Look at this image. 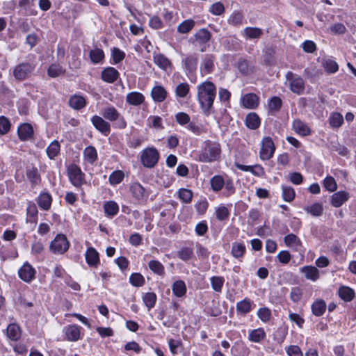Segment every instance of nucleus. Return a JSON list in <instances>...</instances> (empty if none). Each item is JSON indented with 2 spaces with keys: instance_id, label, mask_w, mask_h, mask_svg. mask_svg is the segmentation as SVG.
Segmentation results:
<instances>
[{
  "instance_id": "1",
  "label": "nucleus",
  "mask_w": 356,
  "mask_h": 356,
  "mask_svg": "<svg viewBox=\"0 0 356 356\" xmlns=\"http://www.w3.org/2000/svg\"><path fill=\"white\" fill-rule=\"evenodd\" d=\"M221 154L222 148L219 142L205 140L196 154L195 160L201 163H213L220 159Z\"/></svg>"
},
{
  "instance_id": "2",
  "label": "nucleus",
  "mask_w": 356,
  "mask_h": 356,
  "mask_svg": "<svg viewBox=\"0 0 356 356\" xmlns=\"http://www.w3.org/2000/svg\"><path fill=\"white\" fill-rule=\"evenodd\" d=\"M197 100L204 113H208L213 106L216 95V87L213 83L206 81L199 84Z\"/></svg>"
},
{
  "instance_id": "3",
  "label": "nucleus",
  "mask_w": 356,
  "mask_h": 356,
  "mask_svg": "<svg viewBox=\"0 0 356 356\" xmlns=\"http://www.w3.org/2000/svg\"><path fill=\"white\" fill-rule=\"evenodd\" d=\"M35 64L33 62H23L17 65L13 70V76L18 81L28 78L35 70Z\"/></svg>"
},
{
  "instance_id": "4",
  "label": "nucleus",
  "mask_w": 356,
  "mask_h": 356,
  "mask_svg": "<svg viewBox=\"0 0 356 356\" xmlns=\"http://www.w3.org/2000/svg\"><path fill=\"white\" fill-rule=\"evenodd\" d=\"M159 154L154 147L145 149L141 154L142 164L147 168H153L158 163Z\"/></svg>"
},
{
  "instance_id": "5",
  "label": "nucleus",
  "mask_w": 356,
  "mask_h": 356,
  "mask_svg": "<svg viewBox=\"0 0 356 356\" xmlns=\"http://www.w3.org/2000/svg\"><path fill=\"white\" fill-rule=\"evenodd\" d=\"M67 173L71 183L75 187H81L86 183L85 174L76 164H72L68 167Z\"/></svg>"
},
{
  "instance_id": "6",
  "label": "nucleus",
  "mask_w": 356,
  "mask_h": 356,
  "mask_svg": "<svg viewBox=\"0 0 356 356\" xmlns=\"http://www.w3.org/2000/svg\"><path fill=\"white\" fill-rule=\"evenodd\" d=\"M70 246V243L65 235L57 234L55 238L51 242L50 250L55 254H63Z\"/></svg>"
},
{
  "instance_id": "7",
  "label": "nucleus",
  "mask_w": 356,
  "mask_h": 356,
  "mask_svg": "<svg viewBox=\"0 0 356 356\" xmlns=\"http://www.w3.org/2000/svg\"><path fill=\"white\" fill-rule=\"evenodd\" d=\"M275 150V144L269 136L264 137L261 141L259 157L263 161H267L273 156Z\"/></svg>"
},
{
  "instance_id": "8",
  "label": "nucleus",
  "mask_w": 356,
  "mask_h": 356,
  "mask_svg": "<svg viewBox=\"0 0 356 356\" xmlns=\"http://www.w3.org/2000/svg\"><path fill=\"white\" fill-rule=\"evenodd\" d=\"M286 79L289 82L290 89L293 92L298 95L302 93L305 83L302 77L289 71L286 74Z\"/></svg>"
},
{
  "instance_id": "9",
  "label": "nucleus",
  "mask_w": 356,
  "mask_h": 356,
  "mask_svg": "<svg viewBox=\"0 0 356 356\" xmlns=\"http://www.w3.org/2000/svg\"><path fill=\"white\" fill-rule=\"evenodd\" d=\"M35 268L29 262H25L18 270L19 278L27 283L35 279Z\"/></svg>"
},
{
  "instance_id": "10",
  "label": "nucleus",
  "mask_w": 356,
  "mask_h": 356,
  "mask_svg": "<svg viewBox=\"0 0 356 356\" xmlns=\"http://www.w3.org/2000/svg\"><path fill=\"white\" fill-rule=\"evenodd\" d=\"M196 45L200 47L201 51H206V44L210 40L211 34L206 29H200L195 35Z\"/></svg>"
},
{
  "instance_id": "11",
  "label": "nucleus",
  "mask_w": 356,
  "mask_h": 356,
  "mask_svg": "<svg viewBox=\"0 0 356 356\" xmlns=\"http://www.w3.org/2000/svg\"><path fill=\"white\" fill-rule=\"evenodd\" d=\"M91 122L93 126L103 135L107 136L110 134V124L104 120L102 117L98 115L92 116L91 118Z\"/></svg>"
},
{
  "instance_id": "12",
  "label": "nucleus",
  "mask_w": 356,
  "mask_h": 356,
  "mask_svg": "<svg viewBox=\"0 0 356 356\" xmlns=\"http://www.w3.org/2000/svg\"><path fill=\"white\" fill-rule=\"evenodd\" d=\"M119 76V72L113 67L104 68L101 73L102 79L108 83H114L118 79Z\"/></svg>"
},
{
  "instance_id": "13",
  "label": "nucleus",
  "mask_w": 356,
  "mask_h": 356,
  "mask_svg": "<svg viewBox=\"0 0 356 356\" xmlns=\"http://www.w3.org/2000/svg\"><path fill=\"white\" fill-rule=\"evenodd\" d=\"M241 102L243 107L248 109H254L259 105V99L255 94L248 93L241 97Z\"/></svg>"
},
{
  "instance_id": "14",
  "label": "nucleus",
  "mask_w": 356,
  "mask_h": 356,
  "mask_svg": "<svg viewBox=\"0 0 356 356\" xmlns=\"http://www.w3.org/2000/svg\"><path fill=\"white\" fill-rule=\"evenodd\" d=\"M215 57L211 54H206L202 61L200 70L202 74L211 73L214 70Z\"/></svg>"
},
{
  "instance_id": "15",
  "label": "nucleus",
  "mask_w": 356,
  "mask_h": 356,
  "mask_svg": "<svg viewBox=\"0 0 356 356\" xmlns=\"http://www.w3.org/2000/svg\"><path fill=\"white\" fill-rule=\"evenodd\" d=\"M86 261L88 266L96 267L99 264V255L98 252L92 247L87 249L85 254Z\"/></svg>"
},
{
  "instance_id": "16",
  "label": "nucleus",
  "mask_w": 356,
  "mask_h": 356,
  "mask_svg": "<svg viewBox=\"0 0 356 356\" xmlns=\"http://www.w3.org/2000/svg\"><path fill=\"white\" fill-rule=\"evenodd\" d=\"M130 191L133 197L138 201L144 200L147 197L144 187L139 183H133L130 186Z\"/></svg>"
},
{
  "instance_id": "17",
  "label": "nucleus",
  "mask_w": 356,
  "mask_h": 356,
  "mask_svg": "<svg viewBox=\"0 0 356 356\" xmlns=\"http://www.w3.org/2000/svg\"><path fill=\"white\" fill-rule=\"evenodd\" d=\"M154 62L159 67L165 71H170L172 70V65L171 61L163 54H154Z\"/></svg>"
},
{
  "instance_id": "18",
  "label": "nucleus",
  "mask_w": 356,
  "mask_h": 356,
  "mask_svg": "<svg viewBox=\"0 0 356 356\" xmlns=\"http://www.w3.org/2000/svg\"><path fill=\"white\" fill-rule=\"evenodd\" d=\"M167 95L168 92L162 86H155L151 90V97L155 102H163Z\"/></svg>"
},
{
  "instance_id": "19",
  "label": "nucleus",
  "mask_w": 356,
  "mask_h": 356,
  "mask_svg": "<svg viewBox=\"0 0 356 356\" xmlns=\"http://www.w3.org/2000/svg\"><path fill=\"white\" fill-rule=\"evenodd\" d=\"M292 127L294 131L300 136H307L311 134V129L307 124L299 119L293 120Z\"/></svg>"
},
{
  "instance_id": "20",
  "label": "nucleus",
  "mask_w": 356,
  "mask_h": 356,
  "mask_svg": "<svg viewBox=\"0 0 356 356\" xmlns=\"http://www.w3.org/2000/svg\"><path fill=\"white\" fill-rule=\"evenodd\" d=\"M17 134L21 140H27L33 136V129L30 124L24 123L18 127Z\"/></svg>"
},
{
  "instance_id": "21",
  "label": "nucleus",
  "mask_w": 356,
  "mask_h": 356,
  "mask_svg": "<svg viewBox=\"0 0 356 356\" xmlns=\"http://www.w3.org/2000/svg\"><path fill=\"white\" fill-rule=\"evenodd\" d=\"M300 272L305 275L307 280L313 282L319 279L320 272L318 269L312 266H305L300 268Z\"/></svg>"
},
{
  "instance_id": "22",
  "label": "nucleus",
  "mask_w": 356,
  "mask_h": 356,
  "mask_svg": "<svg viewBox=\"0 0 356 356\" xmlns=\"http://www.w3.org/2000/svg\"><path fill=\"white\" fill-rule=\"evenodd\" d=\"M349 198V195L346 191H338L331 196V204L334 207H341Z\"/></svg>"
},
{
  "instance_id": "23",
  "label": "nucleus",
  "mask_w": 356,
  "mask_h": 356,
  "mask_svg": "<svg viewBox=\"0 0 356 356\" xmlns=\"http://www.w3.org/2000/svg\"><path fill=\"white\" fill-rule=\"evenodd\" d=\"M145 96L136 91L129 92L126 96V102L132 106H139L145 102Z\"/></svg>"
},
{
  "instance_id": "24",
  "label": "nucleus",
  "mask_w": 356,
  "mask_h": 356,
  "mask_svg": "<svg viewBox=\"0 0 356 356\" xmlns=\"http://www.w3.org/2000/svg\"><path fill=\"white\" fill-rule=\"evenodd\" d=\"M64 332L67 340L76 341L80 337L79 327L76 325H70L64 328Z\"/></svg>"
},
{
  "instance_id": "25",
  "label": "nucleus",
  "mask_w": 356,
  "mask_h": 356,
  "mask_svg": "<svg viewBox=\"0 0 356 356\" xmlns=\"http://www.w3.org/2000/svg\"><path fill=\"white\" fill-rule=\"evenodd\" d=\"M6 335L10 340L17 341L22 335L20 327L17 323H10L6 329Z\"/></svg>"
},
{
  "instance_id": "26",
  "label": "nucleus",
  "mask_w": 356,
  "mask_h": 356,
  "mask_svg": "<svg viewBox=\"0 0 356 356\" xmlns=\"http://www.w3.org/2000/svg\"><path fill=\"white\" fill-rule=\"evenodd\" d=\"M182 65L188 72L195 71L197 65V58L195 55H187L182 59Z\"/></svg>"
},
{
  "instance_id": "27",
  "label": "nucleus",
  "mask_w": 356,
  "mask_h": 356,
  "mask_svg": "<svg viewBox=\"0 0 356 356\" xmlns=\"http://www.w3.org/2000/svg\"><path fill=\"white\" fill-rule=\"evenodd\" d=\"M83 160L90 163L93 164L97 159V152L95 147L88 146L83 152Z\"/></svg>"
},
{
  "instance_id": "28",
  "label": "nucleus",
  "mask_w": 356,
  "mask_h": 356,
  "mask_svg": "<svg viewBox=\"0 0 356 356\" xmlns=\"http://www.w3.org/2000/svg\"><path fill=\"white\" fill-rule=\"evenodd\" d=\"M51 202V196L47 192L41 193L37 200L39 207L44 211H47L50 209Z\"/></svg>"
},
{
  "instance_id": "29",
  "label": "nucleus",
  "mask_w": 356,
  "mask_h": 356,
  "mask_svg": "<svg viewBox=\"0 0 356 356\" xmlns=\"http://www.w3.org/2000/svg\"><path fill=\"white\" fill-rule=\"evenodd\" d=\"M69 105L75 110H80L86 106V101L83 96L74 95L70 97Z\"/></svg>"
},
{
  "instance_id": "30",
  "label": "nucleus",
  "mask_w": 356,
  "mask_h": 356,
  "mask_svg": "<svg viewBox=\"0 0 356 356\" xmlns=\"http://www.w3.org/2000/svg\"><path fill=\"white\" fill-rule=\"evenodd\" d=\"M253 305L252 300L248 298H245L236 303V311L238 313L245 315L252 310Z\"/></svg>"
},
{
  "instance_id": "31",
  "label": "nucleus",
  "mask_w": 356,
  "mask_h": 356,
  "mask_svg": "<svg viewBox=\"0 0 356 356\" xmlns=\"http://www.w3.org/2000/svg\"><path fill=\"white\" fill-rule=\"evenodd\" d=\"M103 117L111 122L115 121L120 118V113L112 106L104 108L102 111Z\"/></svg>"
},
{
  "instance_id": "32",
  "label": "nucleus",
  "mask_w": 356,
  "mask_h": 356,
  "mask_svg": "<svg viewBox=\"0 0 356 356\" xmlns=\"http://www.w3.org/2000/svg\"><path fill=\"white\" fill-rule=\"evenodd\" d=\"M327 305L322 299H318L312 305V314L316 316H322L325 312Z\"/></svg>"
},
{
  "instance_id": "33",
  "label": "nucleus",
  "mask_w": 356,
  "mask_h": 356,
  "mask_svg": "<svg viewBox=\"0 0 356 356\" xmlns=\"http://www.w3.org/2000/svg\"><path fill=\"white\" fill-rule=\"evenodd\" d=\"M104 211L107 217L113 218L119 211L118 204L114 201L106 202L104 204Z\"/></svg>"
},
{
  "instance_id": "34",
  "label": "nucleus",
  "mask_w": 356,
  "mask_h": 356,
  "mask_svg": "<svg viewBox=\"0 0 356 356\" xmlns=\"http://www.w3.org/2000/svg\"><path fill=\"white\" fill-rule=\"evenodd\" d=\"M172 290L175 296L181 298L186 293V286L184 281L177 280L173 283Z\"/></svg>"
},
{
  "instance_id": "35",
  "label": "nucleus",
  "mask_w": 356,
  "mask_h": 356,
  "mask_svg": "<svg viewBox=\"0 0 356 356\" xmlns=\"http://www.w3.org/2000/svg\"><path fill=\"white\" fill-rule=\"evenodd\" d=\"M260 118L255 113H249L245 118V124L251 129H256L260 125Z\"/></svg>"
},
{
  "instance_id": "36",
  "label": "nucleus",
  "mask_w": 356,
  "mask_h": 356,
  "mask_svg": "<svg viewBox=\"0 0 356 356\" xmlns=\"http://www.w3.org/2000/svg\"><path fill=\"white\" fill-rule=\"evenodd\" d=\"M266 337V332L263 328H257L250 332L248 339L250 341L259 343Z\"/></svg>"
},
{
  "instance_id": "37",
  "label": "nucleus",
  "mask_w": 356,
  "mask_h": 356,
  "mask_svg": "<svg viewBox=\"0 0 356 356\" xmlns=\"http://www.w3.org/2000/svg\"><path fill=\"white\" fill-rule=\"evenodd\" d=\"M246 251V248L243 243L234 242L232 245L231 254L236 258L239 259L243 257Z\"/></svg>"
},
{
  "instance_id": "38",
  "label": "nucleus",
  "mask_w": 356,
  "mask_h": 356,
  "mask_svg": "<svg viewBox=\"0 0 356 356\" xmlns=\"http://www.w3.org/2000/svg\"><path fill=\"white\" fill-rule=\"evenodd\" d=\"M243 34L248 39L259 38L263 35V31L257 27H246L243 30Z\"/></svg>"
},
{
  "instance_id": "39",
  "label": "nucleus",
  "mask_w": 356,
  "mask_h": 356,
  "mask_svg": "<svg viewBox=\"0 0 356 356\" xmlns=\"http://www.w3.org/2000/svg\"><path fill=\"white\" fill-rule=\"evenodd\" d=\"M339 296L344 301L349 302L354 298L355 292L348 286H341L339 290Z\"/></svg>"
},
{
  "instance_id": "40",
  "label": "nucleus",
  "mask_w": 356,
  "mask_h": 356,
  "mask_svg": "<svg viewBox=\"0 0 356 356\" xmlns=\"http://www.w3.org/2000/svg\"><path fill=\"white\" fill-rule=\"evenodd\" d=\"M323 67L328 74H333L338 71L339 65L337 62L332 59H324L322 63Z\"/></svg>"
},
{
  "instance_id": "41",
  "label": "nucleus",
  "mask_w": 356,
  "mask_h": 356,
  "mask_svg": "<svg viewBox=\"0 0 356 356\" xmlns=\"http://www.w3.org/2000/svg\"><path fill=\"white\" fill-rule=\"evenodd\" d=\"M60 145L57 140L52 141L46 149L47 154L50 159H54L59 153Z\"/></svg>"
},
{
  "instance_id": "42",
  "label": "nucleus",
  "mask_w": 356,
  "mask_h": 356,
  "mask_svg": "<svg viewBox=\"0 0 356 356\" xmlns=\"http://www.w3.org/2000/svg\"><path fill=\"white\" fill-rule=\"evenodd\" d=\"M195 24V22L193 19L184 20L177 26V31L182 34L188 33L193 29Z\"/></svg>"
},
{
  "instance_id": "43",
  "label": "nucleus",
  "mask_w": 356,
  "mask_h": 356,
  "mask_svg": "<svg viewBox=\"0 0 356 356\" xmlns=\"http://www.w3.org/2000/svg\"><path fill=\"white\" fill-rule=\"evenodd\" d=\"M26 176L33 186L38 184L40 181V175L37 168H32L26 170Z\"/></svg>"
},
{
  "instance_id": "44",
  "label": "nucleus",
  "mask_w": 356,
  "mask_h": 356,
  "mask_svg": "<svg viewBox=\"0 0 356 356\" xmlns=\"http://www.w3.org/2000/svg\"><path fill=\"white\" fill-rule=\"evenodd\" d=\"M124 177V173L122 170L113 171L108 177L109 184L115 186L121 183Z\"/></svg>"
},
{
  "instance_id": "45",
  "label": "nucleus",
  "mask_w": 356,
  "mask_h": 356,
  "mask_svg": "<svg viewBox=\"0 0 356 356\" xmlns=\"http://www.w3.org/2000/svg\"><path fill=\"white\" fill-rule=\"evenodd\" d=\"M190 91V85L188 83H180L175 88V95L177 97L184 98Z\"/></svg>"
},
{
  "instance_id": "46",
  "label": "nucleus",
  "mask_w": 356,
  "mask_h": 356,
  "mask_svg": "<svg viewBox=\"0 0 356 356\" xmlns=\"http://www.w3.org/2000/svg\"><path fill=\"white\" fill-rule=\"evenodd\" d=\"M329 122L332 127L339 128L343 122V118L341 113L335 112L330 115Z\"/></svg>"
},
{
  "instance_id": "47",
  "label": "nucleus",
  "mask_w": 356,
  "mask_h": 356,
  "mask_svg": "<svg viewBox=\"0 0 356 356\" xmlns=\"http://www.w3.org/2000/svg\"><path fill=\"white\" fill-rule=\"evenodd\" d=\"M148 266L152 272L159 275H163L165 273L163 265L157 260H151L148 264Z\"/></svg>"
},
{
  "instance_id": "48",
  "label": "nucleus",
  "mask_w": 356,
  "mask_h": 356,
  "mask_svg": "<svg viewBox=\"0 0 356 356\" xmlns=\"http://www.w3.org/2000/svg\"><path fill=\"white\" fill-rule=\"evenodd\" d=\"M305 211L313 216L318 217L321 216L323 213V205L320 203H315L311 206L305 207Z\"/></svg>"
},
{
  "instance_id": "49",
  "label": "nucleus",
  "mask_w": 356,
  "mask_h": 356,
  "mask_svg": "<svg viewBox=\"0 0 356 356\" xmlns=\"http://www.w3.org/2000/svg\"><path fill=\"white\" fill-rule=\"evenodd\" d=\"M177 254L181 260L187 261L193 256V250L191 248L184 247L177 252Z\"/></svg>"
},
{
  "instance_id": "50",
  "label": "nucleus",
  "mask_w": 356,
  "mask_h": 356,
  "mask_svg": "<svg viewBox=\"0 0 356 356\" xmlns=\"http://www.w3.org/2000/svg\"><path fill=\"white\" fill-rule=\"evenodd\" d=\"M211 188L213 191H220L225 185L223 178L220 175L213 177L210 181Z\"/></svg>"
},
{
  "instance_id": "51",
  "label": "nucleus",
  "mask_w": 356,
  "mask_h": 356,
  "mask_svg": "<svg viewBox=\"0 0 356 356\" xmlns=\"http://www.w3.org/2000/svg\"><path fill=\"white\" fill-rule=\"evenodd\" d=\"M156 298V294L152 292H149L144 295L143 300L148 310H150L155 306Z\"/></svg>"
},
{
  "instance_id": "52",
  "label": "nucleus",
  "mask_w": 356,
  "mask_h": 356,
  "mask_svg": "<svg viewBox=\"0 0 356 356\" xmlns=\"http://www.w3.org/2000/svg\"><path fill=\"white\" fill-rule=\"evenodd\" d=\"M90 58L93 63H100L104 58V53L102 49L96 48L92 49L89 54Z\"/></svg>"
},
{
  "instance_id": "53",
  "label": "nucleus",
  "mask_w": 356,
  "mask_h": 356,
  "mask_svg": "<svg viewBox=\"0 0 356 356\" xmlns=\"http://www.w3.org/2000/svg\"><path fill=\"white\" fill-rule=\"evenodd\" d=\"M284 241L286 245L290 248H297L301 245V241L299 238L293 234L286 235Z\"/></svg>"
},
{
  "instance_id": "54",
  "label": "nucleus",
  "mask_w": 356,
  "mask_h": 356,
  "mask_svg": "<svg viewBox=\"0 0 356 356\" xmlns=\"http://www.w3.org/2000/svg\"><path fill=\"white\" fill-rule=\"evenodd\" d=\"M282 197L284 201L291 202L293 201L296 196V193L294 189L288 186H282Z\"/></svg>"
},
{
  "instance_id": "55",
  "label": "nucleus",
  "mask_w": 356,
  "mask_h": 356,
  "mask_svg": "<svg viewBox=\"0 0 356 356\" xmlns=\"http://www.w3.org/2000/svg\"><path fill=\"white\" fill-rule=\"evenodd\" d=\"M179 198L184 203L188 204L191 202L193 198V192L186 188H180L178 192Z\"/></svg>"
},
{
  "instance_id": "56",
  "label": "nucleus",
  "mask_w": 356,
  "mask_h": 356,
  "mask_svg": "<svg viewBox=\"0 0 356 356\" xmlns=\"http://www.w3.org/2000/svg\"><path fill=\"white\" fill-rule=\"evenodd\" d=\"M111 56L113 64H118L125 58V53L118 47H113L111 50Z\"/></svg>"
},
{
  "instance_id": "57",
  "label": "nucleus",
  "mask_w": 356,
  "mask_h": 356,
  "mask_svg": "<svg viewBox=\"0 0 356 356\" xmlns=\"http://www.w3.org/2000/svg\"><path fill=\"white\" fill-rule=\"evenodd\" d=\"M243 15L238 11H234L228 19V23L234 26H239L243 23Z\"/></svg>"
},
{
  "instance_id": "58",
  "label": "nucleus",
  "mask_w": 356,
  "mask_h": 356,
  "mask_svg": "<svg viewBox=\"0 0 356 356\" xmlns=\"http://www.w3.org/2000/svg\"><path fill=\"white\" fill-rule=\"evenodd\" d=\"M129 282L133 286L140 287L145 284V278L141 274L134 273L130 275Z\"/></svg>"
},
{
  "instance_id": "59",
  "label": "nucleus",
  "mask_w": 356,
  "mask_h": 356,
  "mask_svg": "<svg viewBox=\"0 0 356 356\" xmlns=\"http://www.w3.org/2000/svg\"><path fill=\"white\" fill-rule=\"evenodd\" d=\"M302 294V289L300 287H293L290 292V299L293 302L297 303L301 300Z\"/></svg>"
},
{
  "instance_id": "60",
  "label": "nucleus",
  "mask_w": 356,
  "mask_h": 356,
  "mask_svg": "<svg viewBox=\"0 0 356 356\" xmlns=\"http://www.w3.org/2000/svg\"><path fill=\"white\" fill-rule=\"evenodd\" d=\"M224 278L219 276H213L211 278V284L212 289L216 292H220L222 291Z\"/></svg>"
},
{
  "instance_id": "61",
  "label": "nucleus",
  "mask_w": 356,
  "mask_h": 356,
  "mask_svg": "<svg viewBox=\"0 0 356 356\" xmlns=\"http://www.w3.org/2000/svg\"><path fill=\"white\" fill-rule=\"evenodd\" d=\"M64 72L65 70L58 64L51 65L47 70L48 75L52 78L57 77Z\"/></svg>"
},
{
  "instance_id": "62",
  "label": "nucleus",
  "mask_w": 356,
  "mask_h": 356,
  "mask_svg": "<svg viewBox=\"0 0 356 356\" xmlns=\"http://www.w3.org/2000/svg\"><path fill=\"white\" fill-rule=\"evenodd\" d=\"M259 318L264 323H267L270 320L271 311L268 307H261L257 312Z\"/></svg>"
},
{
  "instance_id": "63",
  "label": "nucleus",
  "mask_w": 356,
  "mask_h": 356,
  "mask_svg": "<svg viewBox=\"0 0 356 356\" xmlns=\"http://www.w3.org/2000/svg\"><path fill=\"white\" fill-rule=\"evenodd\" d=\"M282 105V100L278 97H273L268 102V108L270 111H278Z\"/></svg>"
},
{
  "instance_id": "64",
  "label": "nucleus",
  "mask_w": 356,
  "mask_h": 356,
  "mask_svg": "<svg viewBox=\"0 0 356 356\" xmlns=\"http://www.w3.org/2000/svg\"><path fill=\"white\" fill-rule=\"evenodd\" d=\"M324 187L330 192H334L337 188V184L335 179L331 177L327 176L323 181Z\"/></svg>"
}]
</instances>
